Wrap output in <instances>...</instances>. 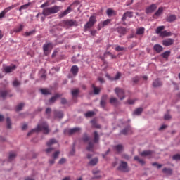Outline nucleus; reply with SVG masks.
<instances>
[{
	"label": "nucleus",
	"mask_w": 180,
	"mask_h": 180,
	"mask_svg": "<svg viewBox=\"0 0 180 180\" xmlns=\"http://www.w3.org/2000/svg\"><path fill=\"white\" fill-rule=\"evenodd\" d=\"M115 92L116 95L118 96V98H120V101H123V99H124V90L117 87L115 89Z\"/></svg>",
	"instance_id": "obj_7"
},
{
	"label": "nucleus",
	"mask_w": 180,
	"mask_h": 180,
	"mask_svg": "<svg viewBox=\"0 0 180 180\" xmlns=\"http://www.w3.org/2000/svg\"><path fill=\"white\" fill-rule=\"evenodd\" d=\"M144 32H146V28L143 27L136 29V34L138 36H143V34H144Z\"/></svg>",
	"instance_id": "obj_27"
},
{
	"label": "nucleus",
	"mask_w": 180,
	"mask_h": 180,
	"mask_svg": "<svg viewBox=\"0 0 180 180\" xmlns=\"http://www.w3.org/2000/svg\"><path fill=\"white\" fill-rule=\"evenodd\" d=\"M57 98H60V95L59 94H56L54 96H53L52 98H50L49 102L51 103H54L55 101H57Z\"/></svg>",
	"instance_id": "obj_46"
},
{
	"label": "nucleus",
	"mask_w": 180,
	"mask_h": 180,
	"mask_svg": "<svg viewBox=\"0 0 180 180\" xmlns=\"http://www.w3.org/2000/svg\"><path fill=\"white\" fill-rule=\"evenodd\" d=\"M9 92H11V91H8V90L1 91L0 92V95H1V98H3L4 99H5L6 98V96H9L11 98V97H12V95L9 94Z\"/></svg>",
	"instance_id": "obj_23"
},
{
	"label": "nucleus",
	"mask_w": 180,
	"mask_h": 180,
	"mask_svg": "<svg viewBox=\"0 0 180 180\" xmlns=\"http://www.w3.org/2000/svg\"><path fill=\"white\" fill-rule=\"evenodd\" d=\"M116 32H117V33H119L120 37H122V36H124V34H126V33H127V30L123 27H118L117 28H116Z\"/></svg>",
	"instance_id": "obj_12"
},
{
	"label": "nucleus",
	"mask_w": 180,
	"mask_h": 180,
	"mask_svg": "<svg viewBox=\"0 0 180 180\" xmlns=\"http://www.w3.org/2000/svg\"><path fill=\"white\" fill-rule=\"evenodd\" d=\"M94 141H89L88 143V146L86 147L87 151H94V144H98L99 143V134H98V131L94 132Z\"/></svg>",
	"instance_id": "obj_4"
},
{
	"label": "nucleus",
	"mask_w": 180,
	"mask_h": 180,
	"mask_svg": "<svg viewBox=\"0 0 180 180\" xmlns=\"http://www.w3.org/2000/svg\"><path fill=\"white\" fill-rule=\"evenodd\" d=\"M122 158H124V160H130V156H129L127 154H123L122 155Z\"/></svg>",
	"instance_id": "obj_64"
},
{
	"label": "nucleus",
	"mask_w": 180,
	"mask_h": 180,
	"mask_svg": "<svg viewBox=\"0 0 180 180\" xmlns=\"http://www.w3.org/2000/svg\"><path fill=\"white\" fill-rule=\"evenodd\" d=\"M157 9V6L155 4H152L149 7L146 8V13H151Z\"/></svg>",
	"instance_id": "obj_19"
},
{
	"label": "nucleus",
	"mask_w": 180,
	"mask_h": 180,
	"mask_svg": "<svg viewBox=\"0 0 180 180\" xmlns=\"http://www.w3.org/2000/svg\"><path fill=\"white\" fill-rule=\"evenodd\" d=\"M176 20V16L175 15H169L167 18V22H174V20Z\"/></svg>",
	"instance_id": "obj_40"
},
{
	"label": "nucleus",
	"mask_w": 180,
	"mask_h": 180,
	"mask_svg": "<svg viewBox=\"0 0 180 180\" xmlns=\"http://www.w3.org/2000/svg\"><path fill=\"white\" fill-rule=\"evenodd\" d=\"M122 77V74L120 72H117L114 78V79L116 81L117 79H119Z\"/></svg>",
	"instance_id": "obj_63"
},
{
	"label": "nucleus",
	"mask_w": 180,
	"mask_h": 180,
	"mask_svg": "<svg viewBox=\"0 0 180 180\" xmlns=\"http://www.w3.org/2000/svg\"><path fill=\"white\" fill-rule=\"evenodd\" d=\"M40 91L42 95H50V92L47 89H41Z\"/></svg>",
	"instance_id": "obj_51"
},
{
	"label": "nucleus",
	"mask_w": 180,
	"mask_h": 180,
	"mask_svg": "<svg viewBox=\"0 0 180 180\" xmlns=\"http://www.w3.org/2000/svg\"><path fill=\"white\" fill-rule=\"evenodd\" d=\"M152 85L153 88H160V86H162V82L160 79H156L153 81Z\"/></svg>",
	"instance_id": "obj_17"
},
{
	"label": "nucleus",
	"mask_w": 180,
	"mask_h": 180,
	"mask_svg": "<svg viewBox=\"0 0 180 180\" xmlns=\"http://www.w3.org/2000/svg\"><path fill=\"white\" fill-rule=\"evenodd\" d=\"M106 55L110 56L112 59L116 58V56L112 54V53H110V52H106V53H105V56H106Z\"/></svg>",
	"instance_id": "obj_61"
},
{
	"label": "nucleus",
	"mask_w": 180,
	"mask_h": 180,
	"mask_svg": "<svg viewBox=\"0 0 180 180\" xmlns=\"http://www.w3.org/2000/svg\"><path fill=\"white\" fill-rule=\"evenodd\" d=\"M153 49L155 51H156V53H161V51H162V46L160 44H155Z\"/></svg>",
	"instance_id": "obj_32"
},
{
	"label": "nucleus",
	"mask_w": 180,
	"mask_h": 180,
	"mask_svg": "<svg viewBox=\"0 0 180 180\" xmlns=\"http://www.w3.org/2000/svg\"><path fill=\"white\" fill-rule=\"evenodd\" d=\"M61 9L62 7L58 6H53L52 7L45 8L42 11V15H44V16L54 15V13H58V12H60Z\"/></svg>",
	"instance_id": "obj_3"
},
{
	"label": "nucleus",
	"mask_w": 180,
	"mask_h": 180,
	"mask_svg": "<svg viewBox=\"0 0 180 180\" xmlns=\"http://www.w3.org/2000/svg\"><path fill=\"white\" fill-rule=\"evenodd\" d=\"M79 94V89H76L72 90V96H77Z\"/></svg>",
	"instance_id": "obj_53"
},
{
	"label": "nucleus",
	"mask_w": 180,
	"mask_h": 180,
	"mask_svg": "<svg viewBox=\"0 0 180 180\" xmlns=\"http://www.w3.org/2000/svg\"><path fill=\"white\" fill-rule=\"evenodd\" d=\"M31 4H32L31 2H28L27 4L22 5L19 8V11L22 12V11H24L25 9H27V8H29V6H30Z\"/></svg>",
	"instance_id": "obj_34"
},
{
	"label": "nucleus",
	"mask_w": 180,
	"mask_h": 180,
	"mask_svg": "<svg viewBox=\"0 0 180 180\" xmlns=\"http://www.w3.org/2000/svg\"><path fill=\"white\" fill-rule=\"evenodd\" d=\"M71 12V7H68L65 11L61 12L59 14V18L60 19H61V18H64V16H67V15H68V13H70Z\"/></svg>",
	"instance_id": "obj_21"
},
{
	"label": "nucleus",
	"mask_w": 180,
	"mask_h": 180,
	"mask_svg": "<svg viewBox=\"0 0 180 180\" xmlns=\"http://www.w3.org/2000/svg\"><path fill=\"white\" fill-rule=\"evenodd\" d=\"M154 151L153 150H144L140 153L141 157H151Z\"/></svg>",
	"instance_id": "obj_18"
},
{
	"label": "nucleus",
	"mask_w": 180,
	"mask_h": 180,
	"mask_svg": "<svg viewBox=\"0 0 180 180\" xmlns=\"http://www.w3.org/2000/svg\"><path fill=\"white\" fill-rule=\"evenodd\" d=\"M162 172L166 175H172V169L165 167L162 169Z\"/></svg>",
	"instance_id": "obj_30"
},
{
	"label": "nucleus",
	"mask_w": 180,
	"mask_h": 180,
	"mask_svg": "<svg viewBox=\"0 0 180 180\" xmlns=\"http://www.w3.org/2000/svg\"><path fill=\"white\" fill-rule=\"evenodd\" d=\"M142 112H143V108H139L134 110V115H141Z\"/></svg>",
	"instance_id": "obj_49"
},
{
	"label": "nucleus",
	"mask_w": 180,
	"mask_h": 180,
	"mask_svg": "<svg viewBox=\"0 0 180 180\" xmlns=\"http://www.w3.org/2000/svg\"><path fill=\"white\" fill-rule=\"evenodd\" d=\"M67 161V160L65 158H62L58 163L60 164V165H63V164H65V162Z\"/></svg>",
	"instance_id": "obj_62"
},
{
	"label": "nucleus",
	"mask_w": 180,
	"mask_h": 180,
	"mask_svg": "<svg viewBox=\"0 0 180 180\" xmlns=\"http://www.w3.org/2000/svg\"><path fill=\"white\" fill-rule=\"evenodd\" d=\"M173 160H175L176 161L180 160V154L173 155Z\"/></svg>",
	"instance_id": "obj_60"
},
{
	"label": "nucleus",
	"mask_w": 180,
	"mask_h": 180,
	"mask_svg": "<svg viewBox=\"0 0 180 180\" xmlns=\"http://www.w3.org/2000/svg\"><path fill=\"white\" fill-rule=\"evenodd\" d=\"M56 143L57 140H56V139H51L46 143V145L48 147H50L51 146H53V144H56Z\"/></svg>",
	"instance_id": "obj_39"
},
{
	"label": "nucleus",
	"mask_w": 180,
	"mask_h": 180,
	"mask_svg": "<svg viewBox=\"0 0 180 180\" xmlns=\"http://www.w3.org/2000/svg\"><path fill=\"white\" fill-rule=\"evenodd\" d=\"M23 30V25L20 24V26L14 30L15 33H19Z\"/></svg>",
	"instance_id": "obj_50"
},
{
	"label": "nucleus",
	"mask_w": 180,
	"mask_h": 180,
	"mask_svg": "<svg viewBox=\"0 0 180 180\" xmlns=\"http://www.w3.org/2000/svg\"><path fill=\"white\" fill-rule=\"evenodd\" d=\"M82 140L84 143H88V141H89V140H91V138H89V136H88V134H84Z\"/></svg>",
	"instance_id": "obj_44"
},
{
	"label": "nucleus",
	"mask_w": 180,
	"mask_h": 180,
	"mask_svg": "<svg viewBox=\"0 0 180 180\" xmlns=\"http://www.w3.org/2000/svg\"><path fill=\"white\" fill-rule=\"evenodd\" d=\"M18 4L11 5L10 6L6 8L4 10H3V12L6 14V13H8V12H9V11H12V9H14V8H16L18 6Z\"/></svg>",
	"instance_id": "obj_25"
},
{
	"label": "nucleus",
	"mask_w": 180,
	"mask_h": 180,
	"mask_svg": "<svg viewBox=\"0 0 180 180\" xmlns=\"http://www.w3.org/2000/svg\"><path fill=\"white\" fill-rule=\"evenodd\" d=\"M91 123L93 127H95L96 129H101V125H98V124L96 123V121L95 120H91Z\"/></svg>",
	"instance_id": "obj_45"
},
{
	"label": "nucleus",
	"mask_w": 180,
	"mask_h": 180,
	"mask_svg": "<svg viewBox=\"0 0 180 180\" xmlns=\"http://www.w3.org/2000/svg\"><path fill=\"white\" fill-rule=\"evenodd\" d=\"M131 128L130 127H127L124 128L122 131V134H124V136H126L127 134H129V133H131Z\"/></svg>",
	"instance_id": "obj_33"
},
{
	"label": "nucleus",
	"mask_w": 180,
	"mask_h": 180,
	"mask_svg": "<svg viewBox=\"0 0 180 180\" xmlns=\"http://www.w3.org/2000/svg\"><path fill=\"white\" fill-rule=\"evenodd\" d=\"M16 70V65H13L12 66H6L4 68V71L6 74H9V72H12Z\"/></svg>",
	"instance_id": "obj_16"
},
{
	"label": "nucleus",
	"mask_w": 180,
	"mask_h": 180,
	"mask_svg": "<svg viewBox=\"0 0 180 180\" xmlns=\"http://www.w3.org/2000/svg\"><path fill=\"white\" fill-rule=\"evenodd\" d=\"M115 50L116 51H123V50H124V47H122L120 46H117V47H115Z\"/></svg>",
	"instance_id": "obj_59"
},
{
	"label": "nucleus",
	"mask_w": 180,
	"mask_h": 180,
	"mask_svg": "<svg viewBox=\"0 0 180 180\" xmlns=\"http://www.w3.org/2000/svg\"><path fill=\"white\" fill-rule=\"evenodd\" d=\"M110 103H111L112 105H114L115 106H117V98L112 97L110 99Z\"/></svg>",
	"instance_id": "obj_41"
},
{
	"label": "nucleus",
	"mask_w": 180,
	"mask_h": 180,
	"mask_svg": "<svg viewBox=\"0 0 180 180\" xmlns=\"http://www.w3.org/2000/svg\"><path fill=\"white\" fill-rule=\"evenodd\" d=\"M71 12V7H68L65 11L61 12L59 14V18L60 19H61V18H64V16H67V15H68V13H70Z\"/></svg>",
	"instance_id": "obj_20"
},
{
	"label": "nucleus",
	"mask_w": 180,
	"mask_h": 180,
	"mask_svg": "<svg viewBox=\"0 0 180 180\" xmlns=\"http://www.w3.org/2000/svg\"><path fill=\"white\" fill-rule=\"evenodd\" d=\"M19 85H20V82H19V80L15 79V80L13 82V86H19Z\"/></svg>",
	"instance_id": "obj_57"
},
{
	"label": "nucleus",
	"mask_w": 180,
	"mask_h": 180,
	"mask_svg": "<svg viewBox=\"0 0 180 180\" xmlns=\"http://www.w3.org/2000/svg\"><path fill=\"white\" fill-rule=\"evenodd\" d=\"M98 162H99V159L98 158H94L89 161V165H91V167H95V165H96Z\"/></svg>",
	"instance_id": "obj_24"
},
{
	"label": "nucleus",
	"mask_w": 180,
	"mask_h": 180,
	"mask_svg": "<svg viewBox=\"0 0 180 180\" xmlns=\"http://www.w3.org/2000/svg\"><path fill=\"white\" fill-rule=\"evenodd\" d=\"M18 4L11 5L10 6L6 8L4 10H3V12L6 14V13H8V12H9V11H12V9H14V8H16L18 6Z\"/></svg>",
	"instance_id": "obj_26"
},
{
	"label": "nucleus",
	"mask_w": 180,
	"mask_h": 180,
	"mask_svg": "<svg viewBox=\"0 0 180 180\" xmlns=\"http://www.w3.org/2000/svg\"><path fill=\"white\" fill-rule=\"evenodd\" d=\"M23 106H25V104L23 103L18 104L16 107V112H20V110L23 109Z\"/></svg>",
	"instance_id": "obj_48"
},
{
	"label": "nucleus",
	"mask_w": 180,
	"mask_h": 180,
	"mask_svg": "<svg viewBox=\"0 0 180 180\" xmlns=\"http://www.w3.org/2000/svg\"><path fill=\"white\" fill-rule=\"evenodd\" d=\"M92 88L94 89V95H99L100 92H101V89H99V88L95 86V84H92Z\"/></svg>",
	"instance_id": "obj_38"
},
{
	"label": "nucleus",
	"mask_w": 180,
	"mask_h": 180,
	"mask_svg": "<svg viewBox=\"0 0 180 180\" xmlns=\"http://www.w3.org/2000/svg\"><path fill=\"white\" fill-rule=\"evenodd\" d=\"M162 12H164V8L160 7L158 8V10L155 13L154 18H155V16H160V15H161V13H162Z\"/></svg>",
	"instance_id": "obj_35"
},
{
	"label": "nucleus",
	"mask_w": 180,
	"mask_h": 180,
	"mask_svg": "<svg viewBox=\"0 0 180 180\" xmlns=\"http://www.w3.org/2000/svg\"><path fill=\"white\" fill-rule=\"evenodd\" d=\"M63 23L65 26H69L70 27L72 26H78V22H77V20H63Z\"/></svg>",
	"instance_id": "obj_9"
},
{
	"label": "nucleus",
	"mask_w": 180,
	"mask_h": 180,
	"mask_svg": "<svg viewBox=\"0 0 180 180\" xmlns=\"http://www.w3.org/2000/svg\"><path fill=\"white\" fill-rule=\"evenodd\" d=\"M111 22H112L111 19H107L103 22H101L98 25V30H101V29H102V27H105V26H108V25H109V23H110Z\"/></svg>",
	"instance_id": "obj_11"
},
{
	"label": "nucleus",
	"mask_w": 180,
	"mask_h": 180,
	"mask_svg": "<svg viewBox=\"0 0 180 180\" xmlns=\"http://www.w3.org/2000/svg\"><path fill=\"white\" fill-rule=\"evenodd\" d=\"M139 81H140V77L139 76H136L132 79L134 84H139Z\"/></svg>",
	"instance_id": "obj_55"
},
{
	"label": "nucleus",
	"mask_w": 180,
	"mask_h": 180,
	"mask_svg": "<svg viewBox=\"0 0 180 180\" xmlns=\"http://www.w3.org/2000/svg\"><path fill=\"white\" fill-rule=\"evenodd\" d=\"M34 33H36V30H32V31H30V32H27L25 33V36H32V34H34Z\"/></svg>",
	"instance_id": "obj_58"
},
{
	"label": "nucleus",
	"mask_w": 180,
	"mask_h": 180,
	"mask_svg": "<svg viewBox=\"0 0 180 180\" xmlns=\"http://www.w3.org/2000/svg\"><path fill=\"white\" fill-rule=\"evenodd\" d=\"M127 18H133V12L132 11L125 12L122 15V21L125 22V20H126V19H127Z\"/></svg>",
	"instance_id": "obj_14"
},
{
	"label": "nucleus",
	"mask_w": 180,
	"mask_h": 180,
	"mask_svg": "<svg viewBox=\"0 0 180 180\" xmlns=\"http://www.w3.org/2000/svg\"><path fill=\"white\" fill-rule=\"evenodd\" d=\"M93 174L94 176L92 178V179H99L100 178H102V175H101V171L99 170H93Z\"/></svg>",
	"instance_id": "obj_22"
},
{
	"label": "nucleus",
	"mask_w": 180,
	"mask_h": 180,
	"mask_svg": "<svg viewBox=\"0 0 180 180\" xmlns=\"http://www.w3.org/2000/svg\"><path fill=\"white\" fill-rule=\"evenodd\" d=\"M95 115L94 111H89L85 114L86 117H92Z\"/></svg>",
	"instance_id": "obj_54"
},
{
	"label": "nucleus",
	"mask_w": 180,
	"mask_h": 180,
	"mask_svg": "<svg viewBox=\"0 0 180 180\" xmlns=\"http://www.w3.org/2000/svg\"><path fill=\"white\" fill-rule=\"evenodd\" d=\"M78 131H81V128L75 127V128H72V129H65V134H67V133H68V134L70 136H71L72 134H75V133H78Z\"/></svg>",
	"instance_id": "obj_10"
},
{
	"label": "nucleus",
	"mask_w": 180,
	"mask_h": 180,
	"mask_svg": "<svg viewBox=\"0 0 180 180\" xmlns=\"http://www.w3.org/2000/svg\"><path fill=\"white\" fill-rule=\"evenodd\" d=\"M6 123H7V129H12V122L11 121V118H6Z\"/></svg>",
	"instance_id": "obj_47"
},
{
	"label": "nucleus",
	"mask_w": 180,
	"mask_h": 180,
	"mask_svg": "<svg viewBox=\"0 0 180 180\" xmlns=\"http://www.w3.org/2000/svg\"><path fill=\"white\" fill-rule=\"evenodd\" d=\"M15 158H16V153L13 152L10 153V155H9L10 161H12V160H15Z\"/></svg>",
	"instance_id": "obj_52"
},
{
	"label": "nucleus",
	"mask_w": 180,
	"mask_h": 180,
	"mask_svg": "<svg viewBox=\"0 0 180 180\" xmlns=\"http://www.w3.org/2000/svg\"><path fill=\"white\" fill-rule=\"evenodd\" d=\"M54 115L55 117H58V119H63V117H64V113L63 111L55 110Z\"/></svg>",
	"instance_id": "obj_28"
},
{
	"label": "nucleus",
	"mask_w": 180,
	"mask_h": 180,
	"mask_svg": "<svg viewBox=\"0 0 180 180\" xmlns=\"http://www.w3.org/2000/svg\"><path fill=\"white\" fill-rule=\"evenodd\" d=\"M108 16H116V11L112 8H108L106 11Z\"/></svg>",
	"instance_id": "obj_31"
},
{
	"label": "nucleus",
	"mask_w": 180,
	"mask_h": 180,
	"mask_svg": "<svg viewBox=\"0 0 180 180\" xmlns=\"http://www.w3.org/2000/svg\"><path fill=\"white\" fill-rule=\"evenodd\" d=\"M134 159L135 161H138L141 165H144V164H146V161L143 159H140L139 156H134Z\"/></svg>",
	"instance_id": "obj_36"
},
{
	"label": "nucleus",
	"mask_w": 180,
	"mask_h": 180,
	"mask_svg": "<svg viewBox=\"0 0 180 180\" xmlns=\"http://www.w3.org/2000/svg\"><path fill=\"white\" fill-rule=\"evenodd\" d=\"M115 148L117 153H122L123 151V146L122 145H117L115 146Z\"/></svg>",
	"instance_id": "obj_42"
},
{
	"label": "nucleus",
	"mask_w": 180,
	"mask_h": 180,
	"mask_svg": "<svg viewBox=\"0 0 180 180\" xmlns=\"http://www.w3.org/2000/svg\"><path fill=\"white\" fill-rule=\"evenodd\" d=\"M52 48H53V44L51 43H48V44H44L43 50L44 51L45 56L49 55V53L47 51H49V49H52Z\"/></svg>",
	"instance_id": "obj_13"
},
{
	"label": "nucleus",
	"mask_w": 180,
	"mask_h": 180,
	"mask_svg": "<svg viewBox=\"0 0 180 180\" xmlns=\"http://www.w3.org/2000/svg\"><path fill=\"white\" fill-rule=\"evenodd\" d=\"M118 170L122 171V172H129V167L127 166V162L121 161V163L118 167Z\"/></svg>",
	"instance_id": "obj_8"
},
{
	"label": "nucleus",
	"mask_w": 180,
	"mask_h": 180,
	"mask_svg": "<svg viewBox=\"0 0 180 180\" xmlns=\"http://www.w3.org/2000/svg\"><path fill=\"white\" fill-rule=\"evenodd\" d=\"M61 9L62 7L58 6H53L52 7L45 8L42 11V15H44V16L54 15V13H58V12H60Z\"/></svg>",
	"instance_id": "obj_2"
},
{
	"label": "nucleus",
	"mask_w": 180,
	"mask_h": 180,
	"mask_svg": "<svg viewBox=\"0 0 180 180\" xmlns=\"http://www.w3.org/2000/svg\"><path fill=\"white\" fill-rule=\"evenodd\" d=\"M96 22H97L96 16L91 15L89 18V21L84 25L85 32H86L89 29H91V27H92L94 26V25H95V23H96Z\"/></svg>",
	"instance_id": "obj_6"
},
{
	"label": "nucleus",
	"mask_w": 180,
	"mask_h": 180,
	"mask_svg": "<svg viewBox=\"0 0 180 180\" xmlns=\"http://www.w3.org/2000/svg\"><path fill=\"white\" fill-rule=\"evenodd\" d=\"M39 131H42L44 134H49V133H50V129H49V124H47V122H44L38 124L37 128L28 132L27 136H30L33 134V133H39Z\"/></svg>",
	"instance_id": "obj_1"
},
{
	"label": "nucleus",
	"mask_w": 180,
	"mask_h": 180,
	"mask_svg": "<svg viewBox=\"0 0 180 180\" xmlns=\"http://www.w3.org/2000/svg\"><path fill=\"white\" fill-rule=\"evenodd\" d=\"M58 155H60V150H58L53 153V154L52 155V157L53 158L54 160H57V158H58Z\"/></svg>",
	"instance_id": "obj_56"
},
{
	"label": "nucleus",
	"mask_w": 180,
	"mask_h": 180,
	"mask_svg": "<svg viewBox=\"0 0 180 180\" xmlns=\"http://www.w3.org/2000/svg\"><path fill=\"white\" fill-rule=\"evenodd\" d=\"M171 56V51H166L165 52H164L162 54V57L163 58H168V57Z\"/></svg>",
	"instance_id": "obj_43"
},
{
	"label": "nucleus",
	"mask_w": 180,
	"mask_h": 180,
	"mask_svg": "<svg viewBox=\"0 0 180 180\" xmlns=\"http://www.w3.org/2000/svg\"><path fill=\"white\" fill-rule=\"evenodd\" d=\"M106 98H108V96L105 95L103 96V98L101 101V106H102V108H104V106L106 105Z\"/></svg>",
	"instance_id": "obj_37"
},
{
	"label": "nucleus",
	"mask_w": 180,
	"mask_h": 180,
	"mask_svg": "<svg viewBox=\"0 0 180 180\" xmlns=\"http://www.w3.org/2000/svg\"><path fill=\"white\" fill-rule=\"evenodd\" d=\"M164 29H165L164 25L158 27L156 29L157 34H160V37H169V36L172 35L170 32H167V30L162 31Z\"/></svg>",
	"instance_id": "obj_5"
},
{
	"label": "nucleus",
	"mask_w": 180,
	"mask_h": 180,
	"mask_svg": "<svg viewBox=\"0 0 180 180\" xmlns=\"http://www.w3.org/2000/svg\"><path fill=\"white\" fill-rule=\"evenodd\" d=\"M70 71L72 74L75 76L77 75V74H78V71H79V68H78V66L77 65H73L71 68Z\"/></svg>",
	"instance_id": "obj_29"
},
{
	"label": "nucleus",
	"mask_w": 180,
	"mask_h": 180,
	"mask_svg": "<svg viewBox=\"0 0 180 180\" xmlns=\"http://www.w3.org/2000/svg\"><path fill=\"white\" fill-rule=\"evenodd\" d=\"M163 46L168 47L169 46H172L174 44V39L169 38L162 41Z\"/></svg>",
	"instance_id": "obj_15"
}]
</instances>
